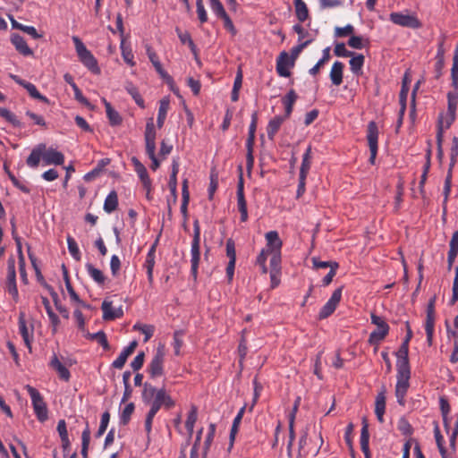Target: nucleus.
<instances>
[{"label":"nucleus","instance_id":"1","mask_svg":"<svg viewBox=\"0 0 458 458\" xmlns=\"http://www.w3.org/2000/svg\"><path fill=\"white\" fill-rule=\"evenodd\" d=\"M142 400L146 404L150 405V409L146 415L145 430L148 435L152 430L153 419L157 411L163 407L170 410L175 405L174 400L166 392L165 387L156 388L148 383H145L142 391Z\"/></svg>","mask_w":458,"mask_h":458},{"label":"nucleus","instance_id":"2","mask_svg":"<svg viewBox=\"0 0 458 458\" xmlns=\"http://www.w3.org/2000/svg\"><path fill=\"white\" fill-rule=\"evenodd\" d=\"M72 41L80 61L92 72L99 73L100 70L97 59L90 51L87 49L83 42L77 36L72 37Z\"/></svg>","mask_w":458,"mask_h":458},{"label":"nucleus","instance_id":"3","mask_svg":"<svg viewBox=\"0 0 458 458\" xmlns=\"http://www.w3.org/2000/svg\"><path fill=\"white\" fill-rule=\"evenodd\" d=\"M25 389L30 396L31 403L37 419L44 422L48 419V410L41 394L30 385L25 386Z\"/></svg>","mask_w":458,"mask_h":458},{"label":"nucleus","instance_id":"4","mask_svg":"<svg viewBox=\"0 0 458 458\" xmlns=\"http://www.w3.org/2000/svg\"><path fill=\"white\" fill-rule=\"evenodd\" d=\"M200 227L198 220L193 223V239L191 248V275L196 278L198 275L199 263L200 259Z\"/></svg>","mask_w":458,"mask_h":458},{"label":"nucleus","instance_id":"5","mask_svg":"<svg viewBox=\"0 0 458 458\" xmlns=\"http://www.w3.org/2000/svg\"><path fill=\"white\" fill-rule=\"evenodd\" d=\"M165 356V345L159 344L148 366V371L152 378L161 377L164 374Z\"/></svg>","mask_w":458,"mask_h":458},{"label":"nucleus","instance_id":"6","mask_svg":"<svg viewBox=\"0 0 458 458\" xmlns=\"http://www.w3.org/2000/svg\"><path fill=\"white\" fill-rule=\"evenodd\" d=\"M411 377V369H405L403 367L401 369H397V382L395 386V395L399 404H404V397L409 388V380Z\"/></svg>","mask_w":458,"mask_h":458},{"label":"nucleus","instance_id":"7","mask_svg":"<svg viewBox=\"0 0 458 458\" xmlns=\"http://www.w3.org/2000/svg\"><path fill=\"white\" fill-rule=\"evenodd\" d=\"M371 322L377 328L370 333L369 341L372 344H377L386 336L389 327L383 318L374 313L371 314Z\"/></svg>","mask_w":458,"mask_h":458},{"label":"nucleus","instance_id":"8","mask_svg":"<svg viewBox=\"0 0 458 458\" xmlns=\"http://www.w3.org/2000/svg\"><path fill=\"white\" fill-rule=\"evenodd\" d=\"M390 21L399 26L419 29L421 27V22L419 21L416 15L403 13H392L389 16Z\"/></svg>","mask_w":458,"mask_h":458},{"label":"nucleus","instance_id":"9","mask_svg":"<svg viewBox=\"0 0 458 458\" xmlns=\"http://www.w3.org/2000/svg\"><path fill=\"white\" fill-rule=\"evenodd\" d=\"M367 140L370 152L369 161L371 165H374L377 154L378 140V129L377 123L374 121L369 122L368 124Z\"/></svg>","mask_w":458,"mask_h":458},{"label":"nucleus","instance_id":"10","mask_svg":"<svg viewBox=\"0 0 458 458\" xmlns=\"http://www.w3.org/2000/svg\"><path fill=\"white\" fill-rule=\"evenodd\" d=\"M342 298V288H337L332 293L330 299L321 308L318 318L319 319H325L328 318L336 309Z\"/></svg>","mask_w":458,"mask_h":458},{"label":"nucleus","instance_id":"11","mask_svg":"<svg viewBox=\"0 0 458 458\" xmlns=\"http://www.w3.org/2000/svg\"><path fill=\"white\" fill-rule=\"evenodd\" d=\"M295 61L285 51L280 53L276 59V72L279 76L287 78L291 75L290 69L294 66Z\"/></svg>","mask_w":458,"mask_h":458},{"label":"nucleus","instance_id":"12","mask_svg":"<svg viewBox=\"0 0 458 458\" xmlns=\"http://www.w3.org/2000/svg\"><path fill=\"white\" fill-rule=\"evenodd\" d=\"M144 136L146 153L148 157H153L154 155H156V130L152 118H150L146 124Z\"/></svg>","mask_w":458,"mask_h":458},{"label":"nucleus","instance_id":"13","mask_svg":"<svg viewBox=\"0 0 458 458\" xmlns=\"http://www.w3.org/2000/svg\"><path fill=\"white\" fill-rule=\"evenodd\" d=\"M10 78L13 80L17 84L26 89L31 98L38 99L44 103H48V99L38 92L34 84L28 82L14 74H10Z\"/></svg>","mask_w":458,"mask_h":458},{"label":"nucleus","instance_id":"14","mask_svg":"<svg viewBox=\"0 0 458 458\" xmlns=\"http://www.w3.org/2000/svg\"><path fill=\"white\" fill-rule=\"evenodd\" d=\"M19 331L22 336L25 345L31 352V344L33 341V327H29L24 318V313L21 312L19 316Z\"/></svg>","mask_w":458,"mask_h":458},{"label":"nucleus","instance_id":"15","mask_svg":"<svg viewBox=\"0 0 458 458\" xmlns=\"http://www.w3.org/2000/svg\"><path fill=\"white\" fill-rule=\"evenodd\" d=\"M267 241V251L269 253H279L283 246V242L276 231H269L265 234Z\"/></svg>","mask_w":458,"mask_h":458},{"label":"nucleus","instance_id":"16","mask_svg":"<svg viewBox=\"0 0 458 458\" xmlns=\"http://www.w3.org/2000/svg\"><path fill=\"white\" fill-rule=\"evenodd\" d=\"M42 161L45 165H64V156L63 155V153L54 148H45L42 155Z\"/></svg>","mask_w":458,"mask_h":458},{"label":"nucleus","instance_id":"17","mask_svg":"<svg viewBox=\"0 0 458 458\" xmlns=\"http://www.w3.org/2000/svg\"><path fill=\"white\" fill-rule=\"evenodd\" d=\"M103 311V318L105 320H114L123 317V311L122 307L114 308L111 301H104L101 306Z\"/></svg>","mask_w":458,"mask_h":458},{"label":"nucleus","instance_id":"18","mask_svg":"<svg viewBox=\"0 0 458 458\" xmlns=\"http://www.w3.org/2000/svg\"><path fill=\"white\" fill-rule=\"evenodd\" d=\"M49 366L58 373L59 377L67 382L71 377L70 371L66 368L65 364H64L56 356L55 353L51 357Z\"/></svg>","mask_w":458,"mask_h":458},{"label":"nucleus","instance_id":"19","mask_svg":"<svg viewBox=\"0 0 458 458\" xmlns=\"http://www.w3.org/2000/svg\"><path fill=\"white\" fill-rule=\"evenodd\" d=\"M131 163L133 164L134 170L137 173L144 189H148L150 186V178L148 176V171L144 165L136 157L131 158Z\"/></svg>","mask_w":458,"mask_h":458},{"label":"nucleus","instance_id":"20","mask_svg":"<svg viewBox=\"0 0 458 458\" xmlns=\"http://www.w3.org/2000/svg\"><path fill=\"white\" fill-rule=\"evenodd\" d=\"M137 345H138L137 341H132L131 343H130V344L127 347H125L121 352L119 356L113 361V364H112L113 367L115 369H121L124 366L128 357L131 354H132V352H134Z\"/></svg>","mask_w":458,"mask_h":458},{"label":"nucleus","instance_id":"21","mask_svg":"<svg viewBox=\"0 0 458 458\" xmlns=\"http://www.w3.org/2000/svg\"><path fill=\"white\" fill-rule=\"evenodd\" d=\"M408 353L409 345L406 343H403L396 352V369H401L403 367L405 368V369H410Z\"/></svg>","mask_w":458,"mask_h":458},{"label":"nucleus","instance_id":"22","mask_svg":"<svg viewBox=\"0 0 458 458\" xmlns=\"http://www.w3.org/2000/svg\"><path fill=\"white\" fill-rule=\"evenodd\" d=\"M155 259H156V244H153L148 251L146 260L144 263V268L147 271L148 280L149 284L153 283V270L155 267Z\"/></svg>","mask_w":458,"mask_h":458},{"label":"nucleus","instance_id":"23","mask_svg":"<svg viewBox=\"0 0 458 458\" xmlns=\"http://www.w3.org/2000/svg\"><path fill=\"white\" fill-rule=\"evenodd\" d=\"M369 441V425H368L367 420L365 418H363L362 427H361V430H360V448H361L362 453L365 455V458H370Z\"/></svg>","mask_w":458,"mask_h":458},{"label":"nucleus","instance_id":"24","mask_svg":"<svg viewBox=\"0 0 458 458\" xmlns=\"http://www.w3.org/2000/svg\"><path fill=\"white\" fill-rule=\"evenodd\" d=\"M13 45L16 50L23 55H32V50L28 47L25 39L19 34H13L11 38Z\"/></svg>","mask_w":458,"mask_h":458},{"label":"nucleus","instance_id":"25","mask_svg":"<svg viewBox=\"0 0 458 458\" xmlns=\"http://www.w3.org/2000/svg\"><path fill=\"white\" fill-rule=\"evenodd\" d=\"M46 148L45 144H39L34 148L27 158V165L30 167L35 168L38 165L40 159L42 158L43 151Z\"/></svg>","mask_w":458,"mask_h":458},{"label":"nucleus","instance_id":"26","mask_svg":"<svg viewBox=\"0 0 458 458\" xmlns=\"http://www.w3.org/2000/svg\"><path fill=\"white\" fill-rule=\"evenodd\" d=\"M343 63L335 61L331 67L329 74L330 80L334 85L339 86L343 82Z\"/></svg>","mask_w":458,"mask_h":458},{"label":"nucleus","instance_id":"27","mask_svg":"<svg viewBox=\"0 0 458 458\" xmlns=\"http://www.w3.org/2000/svg\"><path fill=\"white\" fill-rule=\"evenodd\" d=\"M85 267L89 276L96 284L98 285H103L105 284L106 277L100 269L95 267L90 263H87Z\"/></svg>","mask_w":458,"mask_h":458},{"label":"nucleus","instance_id":"28","mask_svg":"<svg viewBox=\"0 0 458 458\" xmlns=\"http://www.w3.org/2000/svg\"><path fill=\"white\" fill-rule=\"evenodd\" d=\"M350 57L349 64L352 72L356 75L361 74V70L365 61L364 55L353 52V55H351Z\"/></svg>","mask_w":458,"mask_h":458},{"label":"nucleus","instance_id":"29","mask_svg":"<svg viewBox=\"0 0 458 458\" xmlns=\"http://www.w3.org/2000/svg\"><path fill=\"white\" fill-rule=\"evenodd\" d=\"M169 106H170V100L168 98H164L160 100L157 119V124L159 129L162 128L164 125Z\"/></svg>","mask_w":458,"mask_h":458},{"label":"nucleus","instance_id":"30","mask_svg":"<svg viewBox=\"0 0 458 458\" xmlns=\"http://www.w3.org/2000/svg\"><path fill=\"white\" fill-rule=\"evenodd\" d=\"M284 119V116H276L268 122L267 133L269 140H274Z\"/></svg>","mask_w":458,"mask_h":458},{"label":"nucleus","instance_id":"31","mask_svg":"<svg viewBox=\"0 0 458 458\" xmlns=\"http://www.w3.org/2000/svg\"><path fill=\"white\" fill-rule=\"evenodd\" d=\"M104 106L106 107V116L109 120V123L112 126L119 125L122 123V117L119 113L114 110L111 104L106 101L105 98L103 99Z\"/></svg>","mask_w":458,"mask_h":458},{"label":"nucleus","instance_id":"32","mask_svg":"<svg viewBox=\"0 0 458 458\" xmlns=\"http://www.w3.org/2000/svg\"><path fill=\"white\" fill-rule=\"evenodd\" d=\"M386 411V396L383 392L377 395L375 403V413L379 422H384V414Z\"/></svg>","mask_w":458,"mask_h":458},{"label":"nucleus","instance_id":"33","mask_svg":"<svg viewBox=\"0 0 458 458\" xmlns=\"http://www.w3.org/2000/svg\"><path fill=\"white\" fill-rule=\"evenodd\" d=\"M120 48H121L122 56H123V61L130 66H134L135 65V62L133 60L134 56H133L130 44L126 43L125 38H123L121 39Z\"/></svg>","mask_w":458,"mask_h":458},{"label":"nucleus","instance_id":"34","mask_svg":"<svg viewBox=\"0 0 458 458\" xmlns=\"http://www.w3.org/2000/svg\"><path fill=\"white\" fill-rule=\"evenodd\" d=\"M62 269H63V274H64V279L65 282V286H66L67 292H68L71 299L73 301H76V302L81 304L82 306L86 307V304L80 299V297L78 296V294L75 293L74 289L72 288V283L70 282V278L68 276L67 268L65 267L64 265L62 266Z\"/></svg>","mask_w":458,"mask_h":458},{"label":"nucleus","instance_id":"35","mask_svg":"<svg viewBox=\"0 0 458 458\" xmlns=\"http://www.w3.org/2000/svg\"><path fill=\"white\" fill-rule=\"evenodd\" d=\"M458 255V230L454 233L449 242V251L447 254V260L449 265H452Z\"/></svg>","mask_w":458,"mask_h":458},{"label":"nucleus","instance_id":"36","mask_svg":"<svg viewBox=\"0 0 458 458\" xmlns=\"http://www.w3.org/2000/svg\"><path fill=\"white\" fill-rule=\"evenodd\" d=\"M436 315H426L425 331L427 335V342L428 345L432 344L433 335L435 331Z\"/></svg>","mask_w":458,"mask_h":458},{"label":"nucleus","instance_id":"37","mask_svg":"<svg viewBox=\"0 0 458 458\" xmlns=\"http://www.w3.org/2000/svg\"><path fill=\"white\" fill-rule=\"evenodd\" d=\"M297 99V95L293 89L289 90L286 96L283 98V104L285 109V115L284 117L288 118L292 112L294 102Z\"/></svg>","mask_w":458,"mask_h":458},{"label":"nucleus","instance_id":"38","mask_svg":"<svg viewBox=\"0 0 458 458\" xmlns=\"http://www.w3.org/2000/svg\"><path fill=\"white\" fill-rule=\"evenodd\" d=\"M118 206V197L117 193L114 191H112L106 198L104 202V210L110 214L117 208Z\"/></svg>","mask_w":458,"mask_h":458},{"label":"nucleus","instance_id":"39","mask_svg":"<svg viewBox=\"0 0 458 458\" xmlns=\"http://www.w3.org/2000/svg\"><path fill=\"white\" fill-rule=\"evenodd\" d=\"M198 419V409L195 405L191 407V411L188 413L187 420L185 421V427L188 431L189 437L193 434L194 425Z\"/></svg>","mask_w":458,"mask_h":458},{"label":"nucleus","instance_id":"40","mask_svg":"<svg viewBox=\"0 0 458 458\" xmlns=\"http://www.w3.org/2000/svg\"><path fill=\"white\" fill-rule=\"evenodd\" d=\"M330 59V47H327L323 50L322 57L318 61V63L310 69L309 72L310 75L315 76L319 70L325 65L327 62Z\"/></svg>","mask_w":458,"mask_h":458},{"label":"nucleus","instance_id":"41","mask_svg":"<svg viewBox=\"0 0 458 458\" xmlns=\"http://www.w3.org/2000/svg\"><path fill=\"white\" fill-rule=\"evenodd\" d=\"M296 16L300 21H304L309 17V10L302 0H294Z\"/></svg>","mask_w":458,"mask_h":458},{"label":"nucleus","instance_id":"42","mask_svg":"<svg viewBox=\"0 0 458 458\" xmlns=\"http://www.w3.org/2000/svg\"><path fill=\"white\" fill-rule=\"evenodd\" d=\"M0 116L4 118L8 123H10L14 127L21 126V123L17 118V116L7 108L0 107Z\"/></svg>","mask_w":458,"mask_h":458},{"label":"nucleus","instance_id":"43","mask_svg":"<svg viewBox=\"0 0 458 458\" xmlns=\"http://www.w3.org/2000/svg\"><path fill=\"white\" fill-rule=\"evenodd\" d=\"M237 206L239 211L247 210V203L244 197L243 182L242 178L240 179V182L237 186Z\"/></svg>","mask_w":458,"mask_h":458},{"label":"nucleus","instance_id":"44","mask_svg":"<svg viewBox=\"0 0 458 458\" xmlns=\"http://www.w3.org/2000/svg\"><path fill=\"white\" fill-rule=\"evenodd\" d=\"M257 123H258V114H257V112H254L251 114V123L249 127V135H248V139L246 141V145H249V146L254 145Z\"/></svg>","mask_w":458,"mask_h":458},{"label":"nucleus","instance_id":"45","mask_svg":"<svg viewBox=\"0 0 458 458\" xmlns=\"http://www.w3.org/2000/svg\"><path fill=\"white\" fill-rule=\"evenodd\" d=\"M90 441V430L87 425L81 434V455L83 458H88V449Z\"/></svg>","mask_w":458,"mask_h":458},{"label":"nucleus","instance_id":"46","mask_svg":"<svg viewBox=\"0 0 458 458\" xmlns=\"http://www.w3.org/2000/svg\"><path fill=\"white\" fill-rule=\"evenodd\" d=\"M85 336L91 340H96L99 344L103 346L104 349H109V344L106 339V335L103 331H98L94 334L86 333Z\"/></svg>","mask_w":458,"mask_h":458},{"label":"nucleus","instance_id":"47","mask_svg":"<svg viewBox=\"0 0 458 458\" xmlns=\"http://www.w3.org/2000/svg\"><path fill=\"white\" fill-rule=\"evenodd\" d=\"M452 85L458 89V46L454 51L453 58V66L451 69Z\"/></svg>","mask_w":458,"mask_h":458},{"label":"nucleus","instance_id":"48","mask_svg":"<svg viewBox=\"0 0 458 458\" xmlns=\"http://www.w3.org/2000/svg\"><path fill=\"white\" fill-rule=\"evenodd\" d=\"M67 245H68V250H69L70 254L72 255V257L75 260L80 261L81 259V251H80V249L78 247L76 241L72 237L68 236L67 237Z\"/></svg>","mask_w":458,"mask_h":458},{"label":"nucleus","instance_id":"49","mask_svg":"<svg viewBox=\"0 0 458 458\" xmlns=\"http://www.w3.org/2000/svg\"><path fill=\"white\" fill-rule=\"evenodd\" d=\"M134 330H138L142 333L144 337V342H148L153 335L155 327L152 325H143V324H135L133 326Z\"/></svg>","mask_w":458,"mask_h":458},{"label":"nucleus","instance_id":"50","mask_svg":"<svg viewBox=\"0 0 458 458\" xmlns=\"http://www.w3.org/2000/svg\"><path fill=\"white\" fill-rule=\"evenodd\" d=\"M16 283V271H15V260L14 259L9 258L7 260V277L6 284Z\"/></svg>","mask_w":458,"mask_h":458},{"label":"nucleus","instance_id":"51","mask_svg":"<svg viewBox=\"0 0 458 458\" xmlns=\"http://www.w3.org/2000/svg\"><path fill=\"white\" fill-rule=\"evenodd\" d=\"M184 335V332L182 330H177L174 333V341H173V346L174 349V354L180 355L181 353V348L183 344L182 337Z\"/></svg>","mask_w":458,"mask_h":458},{"label":"nucleus","instance_id":"52","mask_svg":"<svg viewBox=\"0 0 458 458\" xmlns=\"http://www.w3.org/2000/svg\"><path fill=\"white\" fill-rule=\"evenodd\" d=\"M311 148H308L303 154L302 162L300 169L301 174H308L309 170L310 168V157H311Z\"/></svg>","mask_w":458,"mask_h":458},{"label":"nucleus","instance_id":"53","mask_svg":"<svg viewBox=\"0 0 458 458\" xmlns=\"http://www.w3.org/2000/svg\"><path fill=\"white\" fill-rule=\"evenodd\" d=\"M133 411H134V404L132 403H128L123 408V410L120 415L121 423H123V425H126L130 421L131 416L133 413Z\"/></svg>","mask_w":458,"mask_h":458},{"label":"nucleus","instance_id":"54","mask_svg":"<svg viewBox=\"0 0 458 458\" xmlns=\"http://www.w3.org/2000/svg\"><path fill=\"white\" fill-rule=\"evenodd\" d=\"M448 98V113H456L458 105V91L449 92L447 94Z\"/></svg>","mask_w":458,"mask_h":458},{"label":"nucleus","instance_id":"55","mask_svg":"<svg viewBox=\"0 0 458 458\" xmlns=\"http://www.w3.org/2000/svg\"><path fill=\"white\" fill-rule=\"evenodd\" d=\"M366 43H368V40H365L362 37L360 36H352L348 40V46L354 49H362Z\"/></svg>","mask_w":458,"mask_h":458},{"label":"nucleus","instance_id":"56","mask_svg":"<svg viewBox=\"0 0 458 458\" xmlns=\"http://www.w3.org/2000/svg\"><path fill=\"white\" fill-rule=\"evenodd\" d=\"M215 432H216V425L214 423L209 424L208 432L207 434V437H206V439L204 442V454L205 455L207 454V453L211 445V443L214 439Z\"/></svg>","mask_w":458,"mask_h":458},{"label":"nucleus","instance_id":"57","mask_svg":"<svg viewBox=\"0 0 458 458\" xmlns=\"http://www.w3.org/2000/svg\"><path fill=\"white\" fill-rule=\"evenodd\" d=\"M57 431L59 433L62 442L64 445H68L69 444L68 432H67V428H66V423L64 420H61L58 421Z\"/></svg>","mask_w":458,"mask_h":458},{"label":"nucleus","instance_id":"58","mask_svg":"<svg viewBox=\"0 0 458 458\" xmlns=\"http://www.w3.org/2000/svg\"><path fill=\"white\" fill-rule=\"evenodd\" d=\"M178 32V38H180L181 42L182 44H188V46L191 47V50L196 54V46L194 42L192 41L191 35L188 32H182L179 30H177Z\"/></svg>","mask_w":458,"mask_h":458},{"label":"nucleus","instance_id":"59","mask_svg":"<svg viewBox=\"0 0 458 458\" xmlns=\"http://www.w3.org/2000/svg\"><path fill=\"white\" fill-rule=\"evenodd\" d=\"M334 53L336 56L350 57L353 55V52L349 51L344 43H336L335 46Z\"/></svg>","mask_w":458,"mask_h":458},{"label":"nucleus","instance_id":"60","mask_svg":"<svg viewBox=\"0 0 458 458\" xmlns=\"http://www.w3.org/2000/svg\"><path fill=\"white\" fill-rule=\"evenodd\" d=\"M312 42V39H308L303 42H300L297 46L293 47L291 49V55L290 57H292L294 61L297 59L299 55L301 53V51L310 43Z\"/></svg>","mask_w":458,"mask_h":458},{"label":"nucleus","instance_id":"61","mask_svg":"<svg viewBox=\"0 0 458 458\" xmlns=\"http://www.w3.org/2000/svg\"><path fill=\"white\" fill-rule=\"evenodd\" d=\"M109 420L110 414L107 411L104 412L101 416L100 425L96 435L97 437H100L106 432Z\"/></svg>","mask_w":458,"mask_h":458},{"label":"nucleus","instance_id":"62","mask_svg":"<svg viewBox=\"0 0 458 458\" xmlns=\"http://www.w3.org/2000/svg\"><path fill=\"white\" fill-rule=\"evenodd\" d=\"M354 31V27L351 24H347L346 26L341 28L336 27L335 29V36L337 38H344L349 35H352Z\"/></svg>","mask_w":458,"mask_h":458},{"label":"nucleus","instance_id":"63","mask_svg":"<svg viewBox=\"0 0 458 458\" xmlns=\"http://www.w3.org/2000/svg\"><path fill=\"white\" fill-rule=\"evenodd\" d=\"M397 428L403 435L410 436L412 434V427L404 418L399 420Z\"/></svg>","mask_w":458,"mask_h":458},{"label":"nucleus","instance_id":"64","mask_svg":"<svg viewBox=\"0 0 458 458\" xmlns=\"http://www.w3.org/2000/svg\"><path fill=\"white\" fill-rule=\"evenodd\" d=\"M453 294L451 298V304H454L458 301V267H455V276L453 283Z\"/></svg>","mask_w":458,"mask_h":458}]
</instances>
